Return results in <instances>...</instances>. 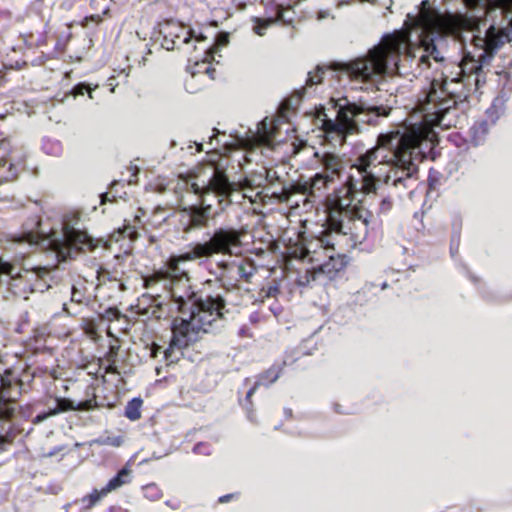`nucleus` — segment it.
<instances>
[{
	"mask_svg": "<svg viewBox=\"0 0 512 512\" xmlns=\"http://www.w3.org/2000/svg\"><path fill=\"white\" fill-rule=\"evenodd\" d=\"M493 8L473 31V44L480 52L460 63L447 61L435 38L411 53L401 52L400 68L407 61L419 74L433 68L429 88L415 104V114L404 127L391 131L404 137L412 154L427 156L438 141L436 127L448 129L462 125L470 108V96L484 82L483 68L512 41V0H491Z\"/></svg>",
	"mask_w": 512,
	"mask_h": 512,
	"instance_id": "1",
	"label": "nucleus"
},
{
	"mask_svg": "<svg viewBox=\"0 0 512 512\" xmlns=\"http://www.w3.org/2000/svg\"><path fill=\"white\" fill-rule=\"evenodd\" d=\"M404 137L391 131L378 136L377 145L359 154L350 167L357 170L359 178L348 175L344 183L332 193L333 205L339 216L361 208L357 194L377 193L386 185L398 197L407 191L411 198L418 185L419 168L416 157L403 144Z\"/></svg>",
	"mask_w": 512,
	"mask_h": 512,
	"instance_id": "2",
	"label": "nucleus"
},
{
	"mask_svg": "<svg viewBox=\"0 0 512 512\" xmlns=\"http://www.w3.org/2000/svg\"><path fill=\"white\" fill-rule=\"evenodd\" d=\"M280 182V177L272 170L265 174L254 173L246 176L240 183L229 180L226 173L212 170L208 178L197 177L183 182L181 189L196 197V203L181 206L179 209L162 217V222L169 225L176 224L184 234L208 228L209 222L218 218L233 203H241V200L253 199L247 194V190L255 191V199L262 194L271 191L275 199H281L285 190L282 186L279 191L272 190L275 182Z\"/></svg>",
	"mask_w": 512,
	"mask_h": 512,
	"instance_id": "3",
	"label": "nucleus"
},
{
	"mask_svg": "<svg viewBox=\"0 0 512 512\" xmlns=\"http://www.w3.org/2000/svg\"><path fill=\"white\" fill-rule=\"evenodd\" d=\"M402 43L392 35H385L383 41L370 48L365 55L349 61L336 62L331 69L350 89H364L374 85L380 90L384 78L395 72L400 73Z\"/></svg>",
	"mask_w": 512,
	"mask_h": 512,
	"instance_id": "4",
	"label": "nucleus"
},
{
	"mask_svg": "<svg viewBox=\"0 0 512 512\" xmlns=\"http://www.w3.org/2000/svg\"><path fill=\"white\" fill-rule=\"evenodd\" d=\"M330 107L320 106L316 121L328 137L342 143L349 134L360 132V123L377 126L391 113V107L384 105L357 104L347 95L331 97Z\"/></svg>",
	"mask_w": 512,
	"mask_h": 512,
	"instance_id": "5",
	"label": "nucleus"
},
{
	"mask_svg": "<svg viewBox=\"0 0 512 512\" xmlns=\"http://www.w3.org/2000/svg\"><path fill=\"white\" fill-rule=\"evenodd\" d=\"M160 286L176 304L178 311L183 315H188L187 318L181 317L176 320L201 318L205 322H211L213 329L221 330L224 327L226 301L222 295H208L206 298H202L192 289L190 281H175L173 285Z\"/></svg>",
	"mask_w": 512,
	"mask_h": 512,
	"instance_id": "6",
	"label": "nucleus"
},
{
	"mask_svg": "<svg viewBox=\"0 0 512 512\" xmlns=\"http://www.w3.org/2000/svg\"><path fill=\"white\" fill-rule=\"evenodd\" d=\"M47 240L61 261L75 259L85 250L93 251L98 246L97 240L88 234L79 211L63 214L61 229H52Z\"/></svg>",
	"mask_w": 512,
	"mask_h": 512,
	"instance_id": "7",
	"label": "nucleus"
},
{
	"mask_svg": "<svg viewBox=\"0 0 512 512\" xmlns=\"http://www.w3.org/2000/svg\"><path fill=\"white\" fill-rule=\"evenodd\" d=\"M210 275L214 276L215 282L226 293L250 292L248 287L242 283L250 284L257 273L255 262L251 258L241 259H220L215 262V268H208Z\"/></svg>",
	"mask_w": 512,
	"mask_h": 512,
	"instance_id": "8",
	"label": "nucleus"
},
{
	"mask_svg": "<svg viewBox=\"0 0 512 512\" xmlns=\"http://www.w3.org/2000/svg\"><path fill=\"white\" fill-rule=\"evenodd\" d=\"M213 324L201 318L192 320H174L172 324V337L164 358L168 364L176 363L183 356L182 349L196 342L200 333H217L220 329L211 328Z\"/></svg>",
	"mask_w": 512,
	"mask_h": 512,
	"instance_id": "9",
	"label": "nucleus"
},
{
	"mask_svg": "<svg viewBox=\"0 0 512 512\" xmlns=\"http://www.w3.org/2000/svg\"><path fill=\"white\" fill-rule=\"evenodd\" d=\"M22 386L23 382L16 371L5 369L0 373V447L12 430L10 420L16 411Z\"/></svg>",
	"mask_w": 512,
	"mask_h": 512,
	"instance_id": "10",
	"label": "nucleus"
},
{
	"mask_svg": "<svg viewBox=\"0 0 512 512\" xmlns=\"http://www.w3.org/2000/svg\"><path fill=\"white\" fill-rule=\"evenodd\" d=\"M373 220L372 212L365 207L354 208L351 213L339 216L335 226L341 234L350 235L354 243H362L373 229Z\"/></svg>",
	"mask_w": 512,
	"mask_h": 512,
	"instance_id": "11",
	"label": "nucleus"
},
{
	"mask_svg": "<svg viewBox=\"0 0 512 512\" xmlns=\"http://www.w3.org/2000/svg\"><path fill=\"white\" fill-rule=\"evenodd\" d=\"M314 157L315 166L320 170L312 178V185L315 189L327 188L336 179L341 178L345 166L343 159L338 154L330 151H316Z\"/></svg>",
	"mask_w": 512,
	"mask_h": 512,
	"instance_id": "12",
	"label": "nucleus"
},
{
	"mask_svg": "<svg viewBox=\"0 0 512 512\" xmlns=\"http://www.w3.org/2000/svg\"><path fill=\"white\" fill-rule=\"evenodd\" d=\"M50 274L51 270L48 267H26L25 264L18 266L10 261H5L0 257V282H2V277L5 276L8 278L7 283L9 285H12L10 281H16L23 278H25L29 283L31 281L29 276H32L35 277L36 283L29 284V288L31 291H35L41 289V287L46 284L47 279L51 278Z\"/></svg>",
	"mask_w": 512,
	"mask_h": 512,
	"instance_id": "13",
	"label": "nucleus"
},
{
	"mask_svg": "<svg viewBox=\"0 0 512 512\" xmlns=\"http://www.w3.org/2000/svg\"><path fill=\"white\" fill-rule=\"evenodd\" d=\"M208 240L204 241L212 257L215 254L237 256L241 248V237L237 229L232 227H219L212 233L205 234Z\"/></svg>",
	"mask_w": 512,
	"mask_h": 512,
	"instance_id": "14",
	"label": "nucleus"
},
{
	"mask_svg": "<svg viewBox=\"0 0 512 512\" xmlns=\"http://www.w3.org/2000/svg\"><path fill=\"white\" fill-rule=\"evenodd\" d=\"M182 264L176 255H172L164 269L156 270L144 279V287L157 290L159 285H173L175 281H190L188 271L182 268Z\"/></svg>",
	"mask_w": 512,
	"mask_h": 512,
	"instance_id": "15",
	"label": "nucleus"
},
{
	"mask_svg": "<svg viewBox=\"0 0 512 512\" xmlns=\"http://www.w3.org/2000/svg\"><path fill=\"white\" fill-rule=\"evenodd\" d=\"M162 36L161 48L166 50H173L176 45V39H181L182 42L188 44L193 38L197 42L204 41L206 37L202 34L195 35L194 31L187 29L184 25L174 20H167L160 24L158 31Z\"/></svg>",
	"mask_w": 512,
	"mask_h": 512,
	"instance_id": "16",
	"label": "nucleus"
},
{
	"mask_svg": "<svg viewBox=\"0 0 512 512\" xmlns=\"http://www.w3.org/2000/svg\"><path fill=\"white\" fill-rule=\"evenodd\" d=\"M23 168V157L15 156L7 139L0 141V185L17 178Z\"/></svg>",
	"mask_w": 512,
	"mask_h": 512,
	"instance_id": "17",
	"label": "nucleus"
},
{
	"mask_svg": "<svg viewBox=\"0 0 512 512\" xmlns=\"http://www.w3.org/2000/svg\"><path fill=\"white\" fill-rule=\"evenodd\" d=\"M129 252L116 254L110 262L101 266L98 271L99 279H107L108 281H119L130 271L129 265L126 263L129 258Z\"/></svg>",
	"mask_w": 512,
	"mask_h": 512,
	"instance_id": "18",
	"label": "nucleus"
},
{
	"mask_svg": "<svg viewBox=\"0 0 512 512\" xmlns=\"http://www.w3.org/2000/svg\"><path fill=\"white\" fill-rule=\"evenodd\" d=\"M297 359L298 356L291 358L287 352L281 365L274 364L265 372L261 373L258 376V379L254 383V385L248 390L246 394V401H249V399L255 393L258 386L263 385L268 387L269 385L276 382L282 373L283 367L287 365H292Z\"/></svg>",
	"mask_w": 512,
	"mask_h": 512,
	"instance_id": "19",
	"label": "nucleus"
},
{
	"mask_svg": "<svg viewBox=\"0 0 512 512\" xmlns=\"http://www.w3.org/2000/svg\"><path fill=\"white\" fill-rule=\"evenodd\" d=\"M327 71L324 67L317 66L314 72H308L305 86L295 91L289 100V106L294 109L303 98L311 96L315 91L313 87L322 83Z\"/></svg>",
	"mask_w": 512,
	"mask_h": 512,
	"instance_id": "20",
	"label": "nucleus"
},
{
	"mask_svg": "<svg viewBox=\"0 0 512 512\" xmlns=\"http://www.w3.org/2000/svg\"><path fill=\"white\" fill-rule=\"evenodd\" d=\"M229 38H230V35L227 32L218 33L215 37L213 46L209 47L205 50L206 56H205L204 60L202 61V63H199V62L195 63V67H197L198 69L191 70V75L195 76L197 73H200L201 68L204 67L205 73H207L211 79H214L213 73L215 72V69H213L209 66H205V65H206V63H209L211 61L210 59L215 61L214 55L218 51H220V49L222 47H225L229 44Z\"/></svg>",
	"mask_w": 512,
	"mask_h": 512,
	"instance_id": "21",
	"label": "nucleus"
},
{
	"mask_svg": "<svg viewBox=\"0 0 512 512\" xmlns=\"http://www.w3.org/2000/svg\"><path fill=\"white\" fill-rule=\"evenodd\" d=\"M347 263V257L344 254L330 255L327 261L316 267V270L320 278L333 280Z\"/></svg>",
	"mask_w": 512,
	"mask_h": 512,
	"instance_id": "22",
	"label": "nucleus"
},
{
	"mask_svg": "<svg viewBox=\"0 0 512 512\" xmlns=\"http://www.w3.org/2000/svg\"><path fill=\"white\" fill-rule=\"evenodd\" d=\"M279 121L280 118L269 121L268 117H265L257 123L253 138L262 144H272V141L277 139Z\"/></svg>",
	"mask_w": 512,
	"mask_h": 512,
	"instance_id": "23",
	"label": "nucleus"
},
{
	"mask_svg": "<svg viewBox=\"0 0 512 512\" xmlns=\"http://www.w3.org/2000/svg\"><path fill=\"white\" fill-rule=\"evenodd\" d=\"M55 401L56 405L54 407H49L48 410L42 411L35 416L33 419L34 424H39L49 417L74 409V403L71 399L57 397Z\"/></svg>",
	"mask_w": 512,
	"mask_h": 512,
	"instance_id": "24",
	"label": "nucleus"
},
{
	"mask_svg": "<svg viewBox=\"0 0 512 512\" xmlns=\"http://www.w3.org/2000/svg\"><path fill=\"white\" fill-rule=\"evenodd\" d=\"M176 256L178 258V261H181L182 263L188 261H195L197 259L202 258L208 259L211 257L205 242H196L191 246V248L188 251H185Z\"/></svg>",
	"mask_w": 512,
	"mask_h": 512,
	"instance_id": "25",
	"label": "nucleus"
},
{
	"mask_svg": "<svg viewBox=\"0 0 512 512\" xmlns=\"http://www.w3.org/2000/svg\"><path fill=\"white\" fill-rule=\"evenodd\" d=\"M131 482V470L128 465L122 467L117 474L112 477L105 487L102 488V495H107L108 493L122 487L125 484Z\"/></svg>",
	"mask_w": 512,
	"mask_h": 512,
	"instance_id": "26",
	"label": "nucleus"
},
{
	"mask_svg": "<svg viewBox=\"0 0 512 512\" xmlns=\"http://www.w3.org/2000/svg\"><path fill=\"white\" fill-rule=\"evenodd\" d=\"M489 131V123L487 120L475 122L470 128L471 141L474 146L481 145Z\"/></svg>",
	"mask_w": 512,
	"mask_h": 512,
	"instance_id": "27",
	"label": "nucleus"
},
{
	"mask_svg": "<svg viewBox=\"0 0 512 512\" xmlns=\"http://www.w3.org/2000/svg\"><path fill=\"white\" fill-rule=\"evenodd\" d=\"M143 400L140 397H134L126 404L124 415L130 421H137L141 418V407Z\"/></svg>",
	"mask_w": 512,
	"mask_h": 512,
	"instance_id": "28",
	"label": "nucleus"
},
{
	"mask_svg": "<svg viewBox=\"0 0 512 512\" xmlns=\"http://www.w3.org/2000/svg\"><path fill=\"white\" fill-rule=\"evenodd\" d=\"M42 150L47 155L58 157L62 154V144L56 139L43 138Z\"/></svg>",
	"mask_w": 512,
	"mask_h": 512,
	"instance_id": "29",
	"label": "nucleus"
},
{
	"mask_svg": "<svg viewBox=\"0 0 512 512\" xmlns=\"http://www.w3.org/2000/svg\"><path fill=\"white\" fill-rule=\"evenodd\" d=\"M320 279L316 268H313L312 270H306L304 273L299 274L296 279V284L300 288H308L311 286L312 282Z\"/></svg>",
	"mask_w": 512,
	"mask_h": 512,
	"instance_id": "30",
	"label": "nucleus"
},
{
	"mask_svg": "<svg viewBox=\"0 0 512 512\" xmlns=\"http://www.w3.org/2000/svg\"><path fill=\"white\" fill-rule=\"evenodd\" d=\"M106 495H102V489L97 490L94 489L90 494L83 496L79 502L82 504V510L87 511L93 508L103 497Z\"/></svg>",
	"mask_w": 512,
	"mask_h": 512,
	"instance_id": "31",
	"label": "nucleus"
},
{
	"mask_svg": "<svg viewBox=\"0 0 512 512\" xmlns=\"http://www.w3.org/2000/svg\"><path fill=\"white\" fill-rule=\"evenodd\" d=\"M98 88V85L96 84L95 86H91L90 83H87V82H79L77 83L76 85H74L70 91V94L73 96V97H77V96H82L84 95L86 92L88 93V97L90 99H93V91L95 89Z\"/></svg>",
	"mask_w": 512,
	"mask_h": 512,
	"instance_id": "32",
	"label": "nucleus"
},
{
	"mask_svg": "<svg viewBox=\"0 0 512 512\" xmlns=\"http://www.w3.org/2000/svg\"><path fill=\"white\" fill-rule=\"evenodd\" d=\"M118 186H122L123 187V184H121L120 181L114 180L110 184L109 191L105 192V193H102L100 195V203L101 204H105L106 202L112 201V199L110 198V195L112 196L113 199H115L118 196L120 197V195L118 194V189H117Z\"/></svg>",
	"mask_w": 512,
	"mask_h": 512,
	"instance_id": "33",
	"label": "nucleus"
},
{
	"mask_svg": "<svg viewBox=\"0 0 512 512\" xmlns=\"http://www.w3.org/2000/svg\"><path fill=\"white\" fill-rule=\"evenodd\" d=\"M101 445H108L112 447H120L124 443V438L121 435L100 437L96 440Z\"/></svg>",
	"mask_w": 512,
	"mask_h": 512,
	"instance_id": "34",
	"label": "nucleus"
},
{
	"mask_svg": "<svg viewBox=\"0 0 512 512\" xmlns=\"http://www.w3.org/2000/svg\"><path fill=\"white\" fill-rule=\"evenodd\" d=\"M144 496L152 501L158 500L161 498L162 493L156 484L151 483L143 487Z\"/></svg>",
	"mask_w": 512,
	"mask_h": 512,
	"instance_id": "35",
	"label": "nucleus"
},
{
	"mask_svg": "<svg viewBox=\"0 0 512 512\" xmlns=\"http://www.w3.org/2000/svg\"><path fill=\"white\" fill-rule=\"evenodd\" d=\"M40 226V219H34L33 220V225L31 226L30 230H28L26 233H25V237H26V240L32 244V245H35L37 243V240H38V233L34 231V229L38 230Z\"/></svg>",
	"mask_w": 512,
	"mask_h": 512,
	"instance_id": "36",
	"label": "nucleus"
},
{
	"mask_svg": "<svg viewBox=\"0 0 512 512\" xmlns=\"http://www.w3.org/2000/svg\"><path fill=\"white\" fill-rule=\"evenodd\" d=\"M280 294V288L277 283L263 287L260 291L262 298H273Z\"/></svg>",
	"mask_w": 512,
	"mask_h": 512,
	"instance_id": "37",
	"label": "nucleus"
},
{
	"mask_svg": "<svg viewBox=\"0 0 512 512\" xmlns=\"http://www.w3.org/2000/svg\"><path fill=\"white\" fill-rule=\"evenodd\" d=\"M392 207H393L392 199L389 196L383 197L379 203L378 214L386 215L391 211Z\"/></svg>",
	"mask_w": 512,
	"mask_h": 512,
	"instance_id": "38",
	"label": "nucleus"
},
{
	"mask_svg": "<svg viewBox=\"0 0 512 512\" xmlns=\"http://www.w3.org/2000/svg\"><path fill=\"white\" fill-rule=\"evenodd\" d=\"M71 301L77 304H82L85 301V295L82 290L75 285L71 287Z\"/></svg>",
	"mask_w": 512,
	"mask_h": 512,
	"instance_id": "39",
	"label": "nucleus"
},
{
	"mask_svg": "<svg viewBox=\"0 0 512 512\" xmlns=\"http://www.w3.org/2000/svg\"><path fill=\"white\" fill-rule=\"evenodd\" d=\"M193 453L195 454H202V455H211V448L208 443L205 442H198L194 445L192 449Z\"/></svg>",
	"mask_w": 512,
	"mask_h": 512,
	"instance_id": "40",
	"label": "nucleus"
},
{
	"mask_svg": "<svg viewBox=\"0 0 512 512\" xmlns=\"http://www.w3.org/2000/svg\"><path fill=\"white\" fill-rule=\"evenodd\" d=\"M460 245V233H453L450 242V254L452 257H455L459 251Z\"/></svg>",
	"mask_w": 512,
	"mask_h": 512,
	"instance_id": "41",
	"label": "nucleus"
},
{
	"mask_svg": "<svg viewBox=\"0 0 512 512\" xmlns=\"http://www.w3.org/2000/svg\"><path fill=\"white\" fill-rule=\"evenodd\" d=\"M269 310L272 312L274 316L277 317L282 313L283 308L277 301H274L272 304L269 305Z\"/></svg>",
	"mask_w": 512,
	"mask_h": 512,
	"instance_id": "42",
	"label": "nucleus"
},
{
	"mask_svg": "<svg viewBox=\"0 0 512 512\" xmlns=\"http://www.w3.org/2000/svg\"><path fill=\"white\" fill-rule=\"evenodd\" d=\"M237 497H238V493H230V494H226V495L220 496L218 501L220 503H227L230 500L235 499Z\"/></svg>",
	"mask_w": 512,
	"mask_h": 512,
	"instance_id": "43",
	"label": "nucleus"
},
{
	"mask_svg": "<svg viewBox=\"0 0 512 512\" xmlns=\"http://www.w3.org/2000/svg\"><path fill=\"white\" fill-rule=\"evenodd\" d=\"M267 27L268 24L256 25L253 27V30L257 35L263 36L265 34V30L267 29Z\"/></svg>",
	"mask_w": 512,
	"mask_h": 512,
	"instance_id": "44",
	"label": "nucleus"
},
{
	"mask_svg": "<svg viewBox=\"0 0 512 512\" xmlns=\"http://www.w3.org/2000/svg\"><path fill=\"white\" fill-rule=\"evenodd\" d=\"M221 134L220 130L217 129V128H214L213 129V135L210 136V141H209V144L210 145H213V141L215 140L216 141V144H220V140L218 139V135Z\"/></svg>",
	"mask_w": 512,
	"mask_h": 512,
	"instance_id": "45",
	"label": "nucleus"
},
{
	"mask_svg": "<svg viewBox=\"0 0 512 512\" xmlns=\"http://www.w3.org/2000/svg\"><path fill=\"white\" fill-rule=\"evenodd\" d=\"M334 410H335L336 413H339V414H348V412L343 411L341 409V406L339 404H335L334 405Z\"/></svg>",
	"mask_w": 512,
	"mask_h": 512,
	"instance_id": "46",
	"label": "nucleus"
},
{
	"mask_svg": "<svg viewBox=\"0 0 512 512\" xmlns=\"http://www.w3.org/2000/svg\"><path fill=\"white\" fill-rule=\"evenodd\" d=\"M119 284H118V287H119V290L121 291H125L127 290V287L126 285L124 284V282L122 281V279H120L119 281H117Z\"/></svg>",
	"mask_w": 512,
	"mask_h": 512,
	"instance_id": "47",
	"label": "nucleus"
},
{
	"mask_svg": "<svg viewBox=\"0 0 512 512\" xmlns=\"http://www.w3.org/2000/svg\"><path fill=\"white\" fill-rule=\"evenodd\" d=\"M284 414H285L286 418H290V417H292V410L290 408H285Z\"/></svg>",
	"mask_w": 512,
	"mask_h": 512,
	"instance_id": "48",
	"label": "nucleus"
},
{
	"mask_svg": "<svg viewBox=\"0 0 512 512\" xmlns=\"http://www.w3.org/2000/svg\"><path fill=\"white\" fill-rule=\"evenodd\" d=\"M468 274V277L471 279V281H473L474 283H477L478 282V279L472 275L470 272H467Z\"/></svg>",
	"mask_w": 512,
	"mask_h": 512,
	"instance_id": "49",
	"label": "nucleus"
},
{
	"mask_svg": "<svg viewBox=\"0 0 512 512\" xmlns=\"http://www.w3.org/2000/svg\"><path fill=\"white\" fill-rule=\"evenodd\" d=\"M256 191L257 190H255V191L247 190L246 192H247V194L252 195L253 197H255V192Z\"/></svg>",
	"mask_w": 512,
	"mask_h": 512,
	"instance_id": "50",
	"label": "nucleus"
},
{
	"mask_svg": "<svg viewBox=\"0 0 512 512\" xmlns=\"http://www.w3.org/2000/svg\"><path fill=\"white\" fill-rule=\"evenodd\" d=\"M198 151H203V144L202 143H199L198 144V148H197Z\"/></svg>",
	"mask_w": 512,
	"mask_h": 512,
	"instance_id": "51",
	"label": "nucleus"
},
{
	"mask_svg": "<svg viewBox=\"0 0 512 512\" xmlns=\"http://www.w3.org/2000/svg\"><path fill=\"white\" fill-rule=\"evenodd\" d=\"M248 419H249L251 422H253V421H254L253 416H252V414H251L250 412L248 413Z\"/></svg>",
	"mask_w": 512,
	"mask_h": 512,
	"instance_id": "52",
	"label": "nucleus"
},
{
	"mask_svg": "<svg viewBox=\"0 0 512 512\" xmlns=\"http://www.w3.org/2000/svg\"><path fill=\"white\" fill-rule=\"evenodd\" d=\"M388 286L387 282H383L381 285V289H385Z\"/></svg>",
	"mask_w": 512,
	"mask_h": 512,
	"instance_id": "53",
	"label": "nucleus"
},
{
	"mask_svg": "<svg viewBox=\"0 0 512 512\" xmlns=\"http://www.w3.org/2000/svg\"><path fill=\"white\" fill-rule=\"evenodd\" d=\"M295 352H296L298 355H299V354H302V355H305V354H306V353H305V352H303V351H296V350H295ZM292 353H294V351H292Z\"/></svg>",
	"mask_w": 512,
	"mask_h": 512,
	"instance_id": "54",
	"label": "nucleus"
},
{
	"mask_svg": "<svg viewBox=\"0 0 512 512\" xmlns=\"http://www.w3.org/2000/svg\"><path fill=\"white\" fill-rule=\"evenodd\" d=\"M163 211H164V210H163L162 208H159V209L157 210V214H160V213H161V212H163Z\"/></svg>",
	"mask_w": 512,
	"mask_h": 512,
	"instance_id": "55",
	"label": "nucleus"
},
{
	"mask_svg": "<svg viewBox=\"0 0 512 512\" xmlns=\"http://www.w3.org/2000/svg\"><path fill=\"white\" fill-rule=\"evenodd\" d=\"M211 282H212V280H211V279H208V280L206 281V283H208V284H210Z\"/></svg>",
	"mask_w": 512,
	"mask_h": 512,
	"instance_id": "56",
	"label": "nucleus"
},
{
	"mask_svg": "<svg viewBox=\"0 0 512 512\" xmlns=\"http://www.w3.org/2000/svg\"><path fill=\"white\" fill-rule=\"evenodd\" d=\"M280 428V425L275 426V430H278Z\"/></svg>",
	"mask_w": 512,
	"mask_h": 512,
	"instance_id": "57",
	"label": "nucleus"
},
{
	"mask_svg": "<svg viewBox=\"0 0 512 512\" xmlns=\"http://www.w3.org/2000/svg\"><path fill=\"white\" fill-rule=\"evenodd\" d=\"M274 141L281 142V139H278V138H277L276 140H273V141H272V143H273Z\"/></svg>",
	"mask_w": 512,
	"mask_h": 512,
	"instance_id": "58",
	"label": "nucleus"
},
{
	"mask_svg": "<svg viewBox=\"0 0 512 512\" xmlns=\"http://www.w3.org/2000/svg\"><path fill=\"white\" fill-rule=\"evenodd\" d=\"M111 512H114V509H112V511H111Z\"/></svg>",
	"mask_w": 512,
	"mask_h": 512,
	"instance_id": "59",
	"label": "nucleus"
}]
</instances>
